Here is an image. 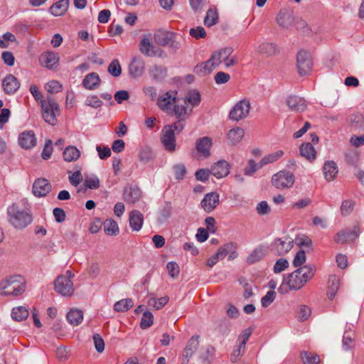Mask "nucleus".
<instances>
[{"instance_id":"nucleus-38","label":"nucleus","mask_w":364,"mask_h":364,"mask_svg":"<svg viewBox=\"0 0 364 364\" xmlns=\"http://www.w3.org/2000/svg\"><path fill=\"white\" fill-rule=\"evenodd\" d=\"M277 22L284 28H289L294 23V17L289 12L280 11L277 15Z\"/></svg>"},{"instance_id":"nucleus-17","label":"nucleus","mask_w":364,"mask_h":364,"mask_svg":"<svg viewBox=\"0 0 364 364\" xmlns=\"http://www.w3.org/2000/svg\"><path fill=\"white\" fill-rule=\"evenodd\" d=\"M145 70V63L141 57H134L129 66V72L132 77L142 76Z\"/></svg>"},{"instance_id":"nucleus-33","label":"nucleus","mask_w":364,"mask_h":364,"mask_svg":"<svg viewBox=\"0 0 364 364\" xmlns=\"http://www.w3.org/2000/svg\"><path fill=\"white\" fill-rule=\"evenodd\" d=\"M257 52L265 56H272L277 52L275 44L269 42H262L257 48Z\"/></svg>"},{"instance_id":"nucleus-22","label":"nucleus","mask_w":364,"mask_h":364,"mask_svg":"<svg viewBox=\"0 0 364 364\" xmlns=\"http://www.w3.org/2000/svg\"><path fill=\"white\" fill-rule=\"evenodd\" d=\"M141 192L136 186H127L123 192L124 200L129 203H136L141 198Z\"/></svg>"},{"instance_id":"nucleus-41","label":"nucleus","mask_w":364,"mask_h":364,"mask_svg":"<svg viewBox=\"0 0 364 364\" xmlns=\"http://www.w3.org/2000/svg\"><path fill=\"white\" fill-rule=\"evenodd\" d=\"M218 13L215 6H211L208 9L206 16L204 18V24L208 27L215 25L218 21Z\"/></svg>"},{"instance_id":"nucleus-30","label":"nucleus","mask_w":364,"mask_h":364,"mask_svg":"<svg viewBox=\"0 0 364 364\" xmlns=\"http://www.w3.org/2000/svg\"><path fill=\"white\" fill-rule=\"evenodd\" d=\"M154 46L151 42L148 36H144L139 43V50L144 55L152 57L156 55V51L154 50Z\"/></svg>"},{"instance_id":"nucleus-18","label":"nucleus","mask_w":364,"mask_h":364,"mask_svg":"<svg viewBox=\"0 0 364 364\" xmlns=\"http://www.w3.org/2000/svg\"><path fill=\"white\" fill-rule=\"evenodd\" d=\"M287 105L291 111L297 112H304L307 107L306 100L296 95L289 96L287 99Z\"/></svg>"},{"instance_id":"nucleus-43","label":"nucleus","mask_w":364,"mask_h":364,"mask_svg":"<svg viewBox=\"0 0 364 364\" xmlns=\"http://www.w3.org/2000/svg\"><path fill=\"white\" fill-rule=\"evenodd\" d=\"M104 231L106 235L116 236L119 232L118 224L112 219H107L104 222Z\"/></svg>"},{"instance_id":"nucleus-5","label":"nucleus","mask_w":364,"mask_h":364,"mask_svg":"<svg viewBox=\"0 0 364 364\" xmlns=\"http://www.w3.org/2000/svg\"><path fill=\"white\" fill-rule=\"evenodd\" d=\"M74 274L68 270L65 275H60L55 280V290L63 296H71L74 293V287L72 278Z\"/></svg>"},{"instance_id":"nucleus-62","label":"nucleus","mask_w":364,"mask_h":364,"mask_svg":"<svg viewBox=\"0 0 364 364\" xmlns=\"http://www.w3.org/2000/svg\"><path fill=\"white\" fill-rule=\"evenodd\" d=\"M306 253L304 250H299L293 259L292 264L295 267H301V266L306 262Z\"/></svg>"},{"instance_id":"nucleus-51","label":"nucleus","mask_w":364,"mask_h":364,"mask_svg":"<svg viewBox=\"0 0 364 364\" xmlns=\"http://www.w3.org/2000/svg\"><path fill=\"white\" fill-rule=\"evenodd\" d=\"M345 159L348 164L356 166L359 161V152L354 149L347 150L345 153Z\"/></svg>"},{"instance_id":"nucleus-61","label":"nucleus","mask_w":364,"mask_h":364,"mask_svg":"<svg viewBox=\"0 0 364 364\" xmlns=\"http://www.w3.org/2000/svg\"><path fill=\"white\" fill-rule=\"evenodd\" d=\"M289 267V262L283 257L277 259L274 265L273 271L275 274L280 273Z\"/></svg>"},{"instance_id":"nucleus-6","label":"nucleus","mask_w":364,"mask_h":364,"mask_svg":"<svg viewBox=\"0 0 364 364\" xmlns=\"http://www.w3.org/2000/svg\"><path fill=\"white\" fill-rule=\"evenodd\" d=\"M295 181L294 175L287 170L279 171L272 178V185L278 189L291 188Z\"/></svg>"},{"instance_id":"nucleus-50","label":"nucleus","mask_w":364,"mask_h":364,"mask_svg":"<svg viewBox=\"0 0 364 364\" xmlns=\"http://www.w3.org/2000/svg\"><path fill=\"white\" fill-rule=\"evenodd\" d=\"M169 298L167 296L156 299L154 297L150 298L148 300V305L154 308L156 310L162 309L168 301Z\"/></svg>"},{"instance_id":"nucleus-16","label":"nucleus","mask_w":364,"mask_h":364,"mask_svg":"<svg viewBox=\"0 0 364 364\" xmlns=\"http://www.w3.org/2000/svg\"><path fill=\"white\" fill-rule=\"evenodd\" d=\"M219 195L216 192L205 194L200 202L202 208L207 213L213 210L219 204Z\"/></svg>"},{"instance_id":"nucleus-58","label":"nucleus","mask_w":364,"mask_h":364,"mask_svg":"<svg viewBox=\"0 0 364 364\" xmlns=\"http://www.w3.org/2000/svg\"><path fill=\"white\" fill-rule=\"evenodd\" d=\"M174 177L176 180H183L187 173L186 168L183 164H177L173 166Z\"/></svg>"},{"instance_id":"nucleus-52","label":"nucleus","mask_w":364,"mask_h":364,"mask_svg":"<svg viewBox=\"0 0 364 364\" xmlns=\"http://www.w3.org/2000/svg\"><path fill=\"white\" fill-rule=\"evenodd\" d=\"M150 75L155 80H161L166 75V69L160 65H154L149 70Z\"/></svg>"},{"instance_id":"nucleus-56","label":"nucleus","mask_w":364,"mask_h":364,"mask_svg":"<svg viewBox=\"0 0 364 364\" xmlns=\"http://www.w3.org/2000/svg\"><path fill=\"white\" fill-rule=\"evenodd\" d=\"M85 105L92 108H100L102 106V101L95 95H90L86 97Z\"/></svg>"},{"instance_id":"nucleus-57","label":"nucleus","mask_w":364,"mask_h":364,"mask_svg":"<svg viewBox=\"0 0 364 364\" xmlns=\"http://www.w3.org/2000/svg\"><path fill=\"white\" fill-rule=\"evenodd\" d=\"M294 243L299 247H306L309 250H311L312 241L307 236L302 235L296 237L294 240Z\"/></svg>"},{"instance_id":"nucleus-25","label":"nucleus","mask_w":364,"mask_h":364,"mask_svg":"<svg viewBox=\"0 0 364 364\" xmlns=\"http://www.w3.org/2000/svg\"><path fill=\"white\" fill-rule=\"evenodd\" d=\"M323 173L327 181H333L338 173L336 163L333 161H326L323 166Z\"/></svg>"},{"instance_id":"nucleus-19","label":"nucleus","mask_w":364,"mask_h":364,"mask_svg":"<svg viewBox=\"0 0 364 364\" xmlns=\"http://www.w3.org/2000/svg\"><path fill=\"white\" fill-rule=\"evenodd\" d=\"M230 168L229 163L225 160H220L211 167L210 172L217 178H222L229 174Z\"/></svg>"},{"instance_id":"nucleus-59","label":"nucleus","mask_w":364,"mask_h":364,"mask_svg":"<svg viewBox=\"0 0 364 364\" xmlns=\"http://www.w3.org/2000/svg\"><path fill=\"white\" fill-rule=\"evenodd\" d=\"M45 89L48 92L55 94L60 92L63 86L58 81L51 80L45 85Z\"/></svg>"},{"instance_id":"nucleus-46","label":"nucleus","mask_w":364,"mask_h":364,"mask_svg":"<svg viewBox=\"0 0 364 364\" xmlns=\"http://www.w3.org/2000/svg\"><path fill=\"white\" fill-rule=\"evenodd\" d=\"M284 155V152L282 150L277 151L275 152L271 153L264 156L261 161H259V167H262L263 166L274 163Z\"/></svg>"},{"instance_id":"nucleus-54","label":"nucleus","mask_w":364,"mask_h":364,"mask_svg":"<svg viewBox=\"0 0 364 364\" xmlns=\"http://www.w3.org/2000/svg\"><path fill=\"white\" fill-rule=\"evenodd\" d=\"M154 316L149 311L144 312L142 318L141 319L140 327L142 329H146L153 324Z\"/></svg>"},{"instance_id":"nucleus-36","label":"nucleus","mask_w":364,"mask_h":364,"mask_svg":"<svg viewBox=\"0 0 364 364\" xmlns=\"http://www.w3.org/2000/svg\"><path fill=\"white\" fill-rule=\"evenodd\" d=\"M300 154L309 161L316 159V152L313 145L309 143H303L300 146Z\"/></svg>"},{"instance_id":"nucleus-20","label":"nucleus","mask_w":364,"mask_h":364,"mask_svg":"<svg viewBox=\"0 0 364 364\" xmlns=\"http://www.w3.org/2000/svg\"><path fill=\"white\" fill-rule=\"evenodd\" d=\"M40 63L48 69H53L59 62L58 53L48 51L42 53L39 58Z\"/></svg>"},{"instance_id":"nucleus-29","label":"nucleus","mask_w":364,"mask_h":364,"mask_svg":"<svg viewBox=\"0 0 364 364\" xmlns=\"http://www.w3.org/2000/svg\"><path fill=\"white\" fill-rule=\"evenodd\" d=\"M69 3V0H60L50 7L49 11L54 16H61L68 11Z\"/></svg>"},{"instance_id":"nucleus-12","label":"nucleus","mask_w":364,"mask_h":364,"mask_svg":"<svg viewBox=\"0 0 364 364\" xmlns=\"http://www.w3.org/2000/svg\"><path fill=\"white\" fill-rule=\"evenodd\" d=\"M199 336H193L188 341L186 348L183 350L182 356V364H188L189 359L193 356L199 346Z\"/></svg>"},{"instance_id":"nucleus-63","label":"nucleus","mask_w":364,"mask_h":364,"mask_svg":"<svg viewBox=\"0 0 364 364\" xmlns=\"http://www.w3.org/2000/svg\"><path fill=\"white\" fill-rule=\"evenodd\" d=\"M276 292L273 290L268 291L262 298L261 304L263 307L269 306L275 299Z\"/></svg>"},{"instance_id":"nucleus-64","label":"nucleus","mask_w":364,"mask_h":364,"mask_svg":"<svg viewBox=\"0 0 364 364\" xmlns=\"http://www.w3.org/2000/svg\"><path fill=\"white\" fill-rule=\"evenodd\" d=\"M215 348L211 346H207L203 352L200 353V359L203 362H210L213 358Z\"/></svg>"},{"instance_id":"nucleus-34","label":"nucleus","mask_w":364,"mask_h":364,"mask_svg":"<svg viewBox=\"0 0 364 364\" xmlns=\"http://www.w3.org/2000/svg\"><path fill=\"white\" fill-rule=\"evenodd\" d=\"M80 151L75 146H67L63 153L64 160L68 162L77 161L80 157Z\"/></svg>"},{"instance_id":"nucleus-24","label":"nucleus","mask_w":364,"mask_h":364,"mask_svg":"<svg viewBox=\"0 0 364 364\" xmlns=\"http://www.w3.org/2000/svg\"><path fill=\"white\" fill-rule=\"evenodd\" d=\"M212 146V140L208 136H203L196 141L197 151L203 157L207 158L210 155V149Z\"/></svg>"},{"instance_id":"nucleus-23","label":"nucleus","mask_w":364,"mask_h":364,"mask_svg":"<svg viewBox=\"0 0 364 364\" xmlns=\"http://www.w3.org/2000/svg\"><path fill=\"white\" fill-rule=\"evenodd\" d=\"M2 86L4 92L7 95H13L18 90L20 82L16 77L9 74L3 80Z\"/></svg>"},{"instance_id":"nucleus-3","label":"nucleus","mask_w":364,"mask_h":364,"mask_svg":"<svg viewBox=\"0 0 364 364\" xmlns=\"http://www.w3.org/2000/svg\"><path fill=\"white\" fill-rule=\"evenodd\" d=\"M26 290V280L21 275L6 277L0 282V294L1 296H18Z\"/></svg>"},{"instance_id":"nucleus-39","label":"nucleus","mask_w":364,"mask_h":364,"mask_svg":"<svg viewBox=\"0 0 364 364\" xmlns=\"http://www.w3.org/2000/svg\"><path fill=\"white\" fill-rule=\"evenodd\" d=\"M66 318L69 323L73 326H77L82 321L83 313L81 310L74 309H71L66 316Z\"/></svg>"},{"instance_id":"nucleus-27","label":"nucleus","mask_w":364,"mask_h":364,"mask_svg":"<svg viewBox=\"0 0 364 364\" xmlns=\"http://www.w3.org/2000/svg\"><path fill=\"white\" fill-rule=\"evenodd\" d=\"M100 78L97 73H90L85 75L82 80L83 87L89 90H92L99 87Z\"/></svg>"},{"instance_id":"nucleus-13","label":"nucleus","mask_w":364,"mask_h":364,"mask_svg":"<svg viewBox=\"0 0 364 364\" xmlns=\"http://www.w3.org/2000/svg\"><path fill=\"white\" fill-rule=\"evenodd\" d=\"M176 98L171 92H166L158 98L157 105L159 108L170 114H172L173 105L176 102Z\"/></svg>"},{"instance_id":"nucleus-4","label":"nucleus","mask_w":364,"mask_h":364,"mask_svg":"<svg viewBox=\"0 0 364 364\" xmlns=\"http://www.w3.org/2000/svg\"><path fill=\"white\" fill-rule=\"evenodd\" d=\"M41 107L44 120L50 125L56 124L57 116L60 114V111L55 100L51 96H47L41 101Z\"/></svg>"},{"instance_id":"nucleus-14","label":"nucleus","mask_w":364,"mask_h":364,"mask_svg":"<svg viewBox=\"0 0 364 364\" xmlns=\"http://www.w3.org/2000/svg\"><path fill=\"white\" fill-rule=\"evenodd\" d=\"M19 146L25 149H29L36 145L37 139L32 130L24 131L18 135Z\"/></svg>"},{"instance_id":"nucleus-45","label":"nucleus","mask_w":364,"mask_h":364,"mask_svg":"<svg viewBox=\"0 0 364 364\" xmlns=\"http://www.w3.org/2000/svg\"><path fill=\"white\" fill-rule=\"evenodd\" d=\"M133 305L134 302L132 299H123L114 304V310L117 312H125L131 309Z\"/></svg>"},{"instance_id":"nucleus-49","label":"nucleus","mask_w":364,"mask_h":364,"mask_svg":"<svg viewBox=\"0 0 364 364\" xmlns=\"http://www.w3.org/2000/svg\"><path fill=\"white\" fill-rule=\"evenodd\" d=\"M187 102L190 103L192 106V109L193 107L198 106L200 102V95L198 92L196 90H192L188 92L187 96L184 100V103L187 105Z\"/></svg>"},{"instance_id":"nucleus-32","label":"nucleus","mask_w":364,"mask_h":364,"mask_svg":"<svg viewBox=\"0 0 364 364\" xmlns=\"http://www.w3.org/2000/svg\"><path fill=\"white\" fill-rule=\"evenodd\" d=\"M340 286V279L336 275H331L328 278V290H327V296L329 299L332 300L338 290Z\"/></svg>"},{"instance_id":"nucleus-47","label":"nucleus","mask_w":364,"mask_h":364,"mask_svg":"<svg viewBox=\"0 0 364 364\" xmlns=\"http://www.w3.org/2000/svg\"><path fill=\"white\" fill-rule=\"evenodd\" d=\"M172 213V206L170 203H166L164 206L160 208L158 216L159 223H165L171 216Z\"/></svg>"},{"instance_id":"nucleus-7","label":"nucleus","mask_w":364,"mask_h":364,"mask_svg":"<svg viewBox=\"0 0 364 364\" xmlns=\"http://www.w3.org/2000/svg\"><path fill=\"white\" fill-rule=\"evenodd\" d=\"M250 110V102L247 99L237 102L231 109L229 117L232 121L238 122L246 118Z\"/></svg>"},{"instance_id":"nucleus-21","label":"nucleus","mask_w":364,"mask_h":364,"mask_svg":"<svg viewBox=\"0 0 364 364\" xmlns=\"http://www.w3.org/2000/svg\"><path fill=\"white\" fill-rule=\"evenodd\" d=\"M218 66L215 57L212 54L207 61L196 65L194 68V72L200 75H205L210 73Z\"/></svg>"},{"instance_id":"nucleus-37","label":"nucleus","mask_w":364,"mask_h":364,"mask_svg":"<svg viewBox=\"0 0 364 364\" xmlns=\"http://www.w3.org/2000/svg\"><path fill=\"white\" fill-rule=\"evenodd\" d=\"M233 53V48L231 47H225L222 49H220L218 51H215L213 53L215 57V62L219 65L221 63H225L227 59Z\"/></svg>"},{"instance_id":"nucleus-2","label":"nucleus","mask_w":364,"mask_h":364,"mask_svg":"<svg viewBox=\"0 0 364 364\" xmlns=\"http://www.w3.org/2000/svg\"><path fill=\"white\" fill-rule=\"evenodd\" d=\"M7 218L9 224L16 230H22L33 221L32 215L14 203L7 208Z\"/></svg>"},{"instance_id":"nucleus-8","label":"nucleus","mask_w":364,"mask_h":364,"mask_svg":"<svg viewBox=\"0 0 364 364\" xmlns=\"http://www.w3.org/2000/svg\"><path fill=\"white\" fill-rule=\"evenodd\" d=\"M360 232V227L355 225L353 228H346L338 232L334 237V241L338 244H345L348 242L354 241L359 237Z\"/></svg>"},{"instance_id":"nucleus-11","label":"nucleus","mask_w":364,"mask_h":364,"mask_svg":"<svg viewBox=\"0 0 364 364\" xmlns=\"http://www.w3.org/2000/svg\"><path fill=\"white\" fill-rule=\"evenodd\" d=\"M294 240L290 237L276 238L271 244V250L278 255L287 254L293 247Z\"/></svg>"},{"instance_id":"nucleus-53","label":"nucleus","mask_w":364,"mask_h":364,"mask_svg":"<svg viewBox=\"0 0 364 364\" xmlns=\"http://www.w3.org/2000/svg\"><path fill=\"white\" fill-rule=\"evenodd\" d=\"M108 73L114 77H119L122 73V68L117 59L113 60L108 66Z\"/></svg>"},{"instance_id":"nucleus-28","label":"nucleus","mask_w":364,"mask_h":364,"mask_svg":"<svg viewBox=\"0 0 364 364\" xmlns=\"http://www.w3.org/2000/svg\"><path fill=\"white\" fill-rule=\"evenodd\" d=\"M352 328V325H346V330L343 333L342 347L345 350H348L354 346L355 336Z\"/></svg>"},{"instance_id":"nucleus-60","label":"nucleus","mask_w":364,"mask_h":364,"mask_svg":"<svg viewBox=\"0 0 364 364\" xmlns=\"http://www.w3.org/2000/svg\"><path fill=\"white\" fill-rule=\"evenodd\" d=\"M301 358L304 364H318L320 361L319 357L317 355H313L308 352H303L301 353Z\"/></svg>"},{"instance_id":"nucleus-26","label":"nucleus","mask_w":364,"mask_h":364,"mask_svg":"<svg viewBox=\"0 0 364 364\" xmlns=\"http://www.w3.org/2000/svg\"><path fill=\"white\" fill-rule=\"evenodd\" d=\"M143 223L144 216L139 210H134L129 213V226L133 231H139Z\"/></svg>"},{"instance_id":"nucleus-1","label":"nucleus","mask_w":364,"mask_h":364,"mask_svg":"<svg viewBox=\"0 0 364 364\" xmlns=\"http://www.w3.org/2000/svg\"><path fill=\"white\" fill-rule=\"evenodd\" d=\"M315 272L314 265H304L285 276L283 283L291 290H299L314 277Z\"/></svg>"},{"instance_id":"nucleus-10","label":"nucleus","mask_w":364,"mask_h":364,"mask_svg":"<svg viewBox=\"0 0 364 364\" xmlns=\"http://www.w3.org/2000/svg\"><path fill=\"white\" fill-rule=\"evenodd\" d=\"M313 67L311 56L305 50H300L297 54V68L301 75L309 73Z\"/></svg>"},{"instance_id":"nucleus-55","label":"nucleus","mask_w":364,"mask_h":364,"mask_svg":"<svg viewBox=\"0 0 364 364\" xmlns=\"http://www.w3.org/2000/svg\"><path fill=\"white\" fill-rule=\"evenodd\" d=\"M154 157L153 151L149 147L142 148L139 152V159L142 162L147 163L151 161Z\"/></svg>"},{"instance_id":"nucleus-9","label":"nucleus","mask_w":364,"mask_h":364,"mask_svg":"<svg viewBox=\"0 0 364 364\" xmlns=\"http://www.w3.org/2000/svg\"><path fill=\"white\" fill-rule=\"evenodd\" d=\"M161 142L164 149L173 153L176 149V134L171 130V127L164 126L161 130Z\"/></svg>"},{"instance_id":"nucleus-35","label":"nucleus","mask_w":364,"mask_h":364,"mask_svg":"<svg viewBox=\"0 0 364 364\" xmlns=\"http://www.w3.org/2000/svg\"><path fill=\"white\" fill-rule=\"evenodd\" d=\"M244 134L245 132L243 129L240 127H235L228 132L227 137L229 142L231 144L235 145L242 139Z\"/></svg>"},{"instance_id":"nucleus-31","label":"nucleus","mask_w":364,"mask_h":364,"mask_svg":"<svg viewBox=\"0 0 364 364\" xmlns=\"http://www.w3.org/2000/svg\"><path fill=\"white\" fill-rule=\"evenodd\" d=\"M267 254V249L263 246H259L254 249L246 259L249 264H255L260 261Z\"/></svg>"},{"instance_id":"nucleus-40","label":"nucleus","mask_w":364,"mask_h":364,"mask_svg":"<svg viewBox=\"0 0 364 364\" xmlns=\"http://www.w3.org/2000/svg\"><path fill=\"white\" fill-rule=\"evenodd\" d=\"M29 312L26 306H19L13 308L11 311V318L16 321H22L28 318Z\"/></svg>"},{"instance_id":"nucleus-42","label":"nucleus","mask_w":364,"mask_h":364,"mask_svg":"<svg viewBox=\"0 0 364 364\" xmlns=\"http://www.w3.org/2000/svg\"><path fill=\"white\" fill-rule=\"evenodd\" d=\"M172 38H175V33L170 31L160 32L155 35V41L161 46L169 45Z\"/></svg>"},{"instance_id":"nucleus-44","label":"nucleus","mask_w":364,"mask_h":364,"mask_svg":"<svg viewBox=\"0 0 364 364\" xmlns=\"http://www.w3.org/2000/svg\"><path fill=\"white\" fill-rule=\"evenodd\" d=\"M192 112V108L188 109L187 105L183 103V105H175L173 107H172V114L178 119H185L186 115H189Z\"/></svg>"},{"instance_id":"nucleus-15","label":"nucleus","mask_w":364,"mask_h":364,"mask_svg":"<svg viewBox=\"0 0 364 364\" xmlns=\"http://www.w3.org/2000/svg\"><path fill=\"white\" fill-rule=\"evenodd\" d=\"M51 190V185L46 178H38L33 184V193L37 197L46 196Z\"/></svg>"},{"instance_id":"nucleus-48","label":"nucleus","mask_w":364,"mask_h":364,"mask_svg":"<svg viewBox=\"0 0 364 364\" xmlns=\"http://www.w3.org/2000/svg\"><path fill=\"white\" fill-rule=\"evenodd\" d=\"M355 202L353 199L344 200L341 205V213L343 217L348 216L353 210Z\"/></svg>"}]
</instances>
